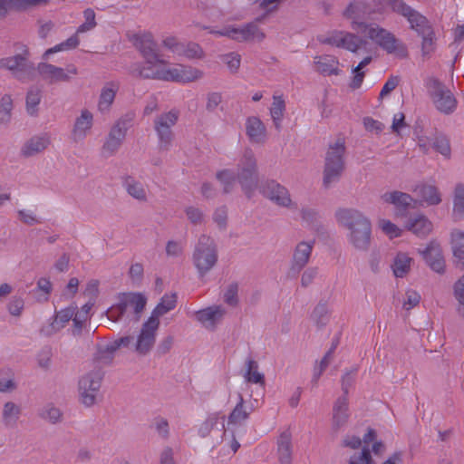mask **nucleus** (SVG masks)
I'll return each mask as SVG.
<instances>
[{
  "mask_svg": "<svg viewBox=\"0 0 464 464\" xmlns=\"http://www.w3.org/2000/svg\"><path fill=\"white\" fill-rule=\"evenodd\" d=\"M223 187L224 193L233 191L237 182L247 198H251L258 183L257 161L252 150L246 149L237 164V173L232 169H223L216 174Z\"/></svg>",
  "mask_w": 464,
  "mask_h": 464,
  "instance_id": "obj_1",
  "label": "nucleus"
},
{
  "mask_svg": "<svg viewBox=\"0 0 464 464\" xmlns=\"http://www.w3.org/2000/svg\"><path fill=\"white\" fill-rule=\"evenodd\" d=\"M335 218L347 230V241L354 249L365 252L370 248L372 224L366 216L354 208H341L336 211Z\"/></svg>",
  "mask_w": 464,
  "mask_h": 464,
  "instance_id": "obj_2",
  "label": "nucleus"
},
{
  "mask_svg": "<svg viewBox=\"0 0 464 464\" xmlns=\"http://www.w3.org/2000/svg\"><path fill=\"white\" fill-rule=\"evenodd\" d=\"M117 303L106 312L108 319L118 322L122 318L139 321L147 299L140 293H121L117 297Z\"/></svg>",
  "mask_w": 464,
  "mask_h": 464,
  "instance_id": "obj_3",
  "label": "nucleus"
},
{
  "mask_svg": "<svg viewBox=\"0 0 464 464\" xmlns=\"http://www.w3.org/2000/svg\"><path fill=\"white\" fill-rule=\"evenodd\" d=\"M345 142L338 138L333 144H330L325 154L324 169V186L331 187L339 181L344 169Z\"/></svg>",
  "mask_w": 464,
  "mask_h": 464,
  "instance_id": "obj_4",
  "label": "nucleus"
},
{
  "mask_svg": "<svg viewBox=\"0 0 464 464\" xmlns=\"http://www.w3.org/2000/svg\"><path fill=\"white\" fill-rule=\"evenodd\" d=\"M209 34L218 37H227L237 43L262 42L266 34L259 28L256 22H250L242 25L227 24L221 29L205 26Z\"/></svg>",
  "mask_w": 464,
  "mask_h": 464,
  "instance_id": "obj_5",
  "label": "nucleus"
},
{
  "mask_svg": "<svg viewBox=\"0 0 464 464\" xmlns=\"http://www.w3.org/2000/svg\"><path fill=\"white\" fill-rule=\"evenodd\" d=\"M218 249L214 239L207 235H201L195 246L192 261L198 276H205L218 262Z\"/></svg>",
  "mask_w": 464,
  "mask_h": 464,
  "instance_id": "obj_6",
  "label": "nucleus"
},
{
  "mask_svg": "<svg viewBox=\"0 0 464 464\" xmlns=\"http://www.w3.org/2000/svg\"><path fill=\"white\" fill-rule=\"evenodd\" d=\"M424 85L434 107L441 113L451 114L457 108L458 102L452 92L436 77H429Z\"/></svg>",
  "mask_w": 464,
  "mask_h": 464,
  "instance_id": "obj_7",
  "label": "nucleus"
},
{
  "mask_svg": "<svg viewBox=\"0 0 464 464\" xmlns=\"http://www.w3.org/2000/svg\"><path fill=\"white\" fill-rule=\"evenodd\" d=\"M0 70L8 71L16 80L25 82L33 79L35 68L29 60L28 49L24 48L18 54L0 58Z\"/></svg>",
  "mask_w": 464,
  "mask_h": 464,
  "instance_id": "obj_8",
  "label": "nucleus"
},
{
  "mask_svg": "<svg viewBox=\"0 0 464 464\" xmlns=\"http://www.w3.org/2000/svg\"><path fill=\"white\" fill-rule=\"evenodd\" d=\"M103 379V372L100 365L82 375L78 382L79 396L86 407L94 405L100 396V389Z\"/></svg>",
  "mask_w": 464,
  "mask_h": 464,
  "instance_id": "obj_9",
  "label": "nucleus"
},
{
  "mask_svg": "<svg viewBox=\"0 0 464 464\" xmlns=\"http://www.w3.org/2000/svg\"><path fill=\"white\" fill-rule=\"evenodd\" d=\"M143 62H136L129 67V73L134 77L163 81L168 62L160 54L143 58Z\"/></svg>",
  "mask_w": 464,
  "mask_h": 464,
  "instance_id": "obj_10",
  "label": "nucleus"
},
{
  "mask_svg": "<svg viewBox=\"0 0 464 464\" xmlns=\"http://www.w3.org/2000/svg\"><path fill=\"white\" fill-rule=\"evenodd\" d=\"M179 118L178 110H170L157 116L154 120V130L158 138V146L161 150H169L174 140L172 128Z\"/></svg>",
  "mask_w": 464,
  "mask_h": 464,
  "instance_id": "obj_11",
  "label": "nucleus"
},
{
  "mask_svg": "<svg viewBox=\"0 0 464 464\" xmlns=\"http://www.w3.org/2000/svg\"><path fill=\"white\" fill-rule=\"evenodd\" d=\"M365 32H367V37L386 53L406 54L405 45L389 30L372 23Z\"/></svg>",
  "mask_w": 464,
  "mask_h": 464,
  "instance_id": "obj_12",
  "label": "nucleus"
},
{
  "mask_svg": "<svg viewBox=\"0 0 464 464\" xmlns=\"http://www.w3.org/2000/svg\"><path fill=\"white\" fill-rule=\"evenodd\" d=\"M322 42L332 46L345 49L353 53L366 49L368 45V42L364 38L353 33L338 30L331 32Z\"/></svg>",
  "mask_w": 464,
  "mask_h": 464,
  "instance_id": "obj_13",
  "label": "nucleus"
},
{
  "mask_svg": "<svg viewBox=\"0 0 464 464\" xmlns=\"http://www.w3.org/2000/svg\"><path fill=\"white\" fill-rule=\"evenodd\" d=\"M394 13L403 16L410 24V28L419 36L433 30L430 21L404 1H393Z\"/></svg>",
  "mask_w": 464,
  "mask_h": 464,
  "instance_id": "obj_14",
  "label": "nucleus"
},
{
  "mask_svg": "<svg viewBox=\"0 0 464 464\" xmlns=\"http://www.w3.org/2000/svg\"><path fill=\"white\" fill-rule=\"evenodd\" d=\"M260 192L276 206L290 210L297 209V203L293 201L289 190L276 180L264 182L260 187Z\"/></svg>",
  "mask_w": 464,
  "mask_h": 464,
  "instance_id": "obj_15",
  "label": "nucleus"
},
{
  "mask_svg": "<svg viewBox=\"0 0 464 464\" xmlns=\"http://www.w3.org/2000/svg\"><path fill=\"white\" fill-rule=\"evenodd\" d=\"M37 72L44 81L50 84L70 82L78 74V68L74 64H68L65 68L42 62L39 63Z\"/></svg>",
  "mask_w": 464,
  "mask_h": 464,
  "instance_id": "obj_16",
  "label": "nucleus"
},
{
  "mask_svg": "<svg viewBox=\"0 0 464 464\" xmlns=\"http://www.w3.org/2000/svg\"><path fill=\"white\" fill-rule=\"evenodd\" d=\"M370 6L365 0L352 1L343 12V16L351 22V28L355 32H365L371 24L365 22L371 14Z\"/></svg>",
  "mask_w": 464,
  "mask_h": 464,
  "instance_id": "obj_17",
  "label": "nucleus"
},
{
  "mask_svg": "<svg viewBox=\"0 0 464 464\" xmlns=\"http://www.w3.org/2000/svg\"><path fill=\"white\" fill-rule=\"evenodd\" d=\"M227 311L222 304H212L194 311L192 316L206 330L215 331L223 323Z\"/></svg>",
  "mask_w": 464,
  "mask_h": 464,
  "instance_id": "obj_18",
  "label": "nucleus"
},
{
  "mask_svg": "<svg viewBox=\"0 0 464 464\" xmlns=\"http://www.w3.org/2000/svg\"><path fill=\"white\" fill-rule=\"evenodd\" d=\"M205 73L202 70L191 65L177 63L169 66L168 64L163 82L186 84L198 81L202 79Z\"/></svg>",
  "mask_w": 464,
  "mask_h": 464,
  "instance_id": "obj_19",
  "label": "nucleus"
},
{
  "mask_svg": "<svg viewBox=\"0 0 464 464\" xmlns=\"http://www.w3.org/2000/svg\"><path fill=\"white\" fill-rule=\"evenodd\" d=\"M160 326V321L150 319L142 324L140 332L134 344V350L139 354H147L153 347L156 340L157 331Z\"/></svg>",
  "mask_w": 464,
  "mask_h": 464,
  "instance_id": "obj_20",
  "label": "nucleus"
},
{
  "mask_svg": "<svg viewBox=\"0 0 464 464\" xmlns=\"http://www.w3.org/2000/svg\"><path fill=\"white\" fill-rule=\"evenodd\" d=\"M93 113L88 109H82L75 118L71 131V140L75 143H82L91 133L93 127Z\"/></svg>",
  "mask_w": 464,
  "mask_h": 464,
  "instance_id": "obj_21",
  "label": "nucleus"
},
{
  "mask_svg": "<svg viewBox=\"0 0 464 464\" xmlns=\"http://www.w3.org/2000/svg\"><path fill=\"white\" fill-rule=\"evenodd\" d=\"M382 199L394 207L395 216L398 218L406 217L409 210L415 207V200L411 195L397 190L385 192L382 195Z\"/></svg>",
  "mask_w": 464,
  "mask_h": 464,
  "instance_id": "obj_22",
  "label": "nucleus"
},
{
  "mask_svg": "<svg viewBox=\"0 0 464 464\" xmlns=\"http://www.w3.org/2000/svg\"><path fill=\"white\" fill-rule=\"evenodd\" d=\"M418 253L432 271L438 274L445 272V259L442 249L438 243L431 241L424 249H419Z\"/></svg>",
  "mask_w": 464,
  "mask_h": 464,
  "instance_id": "obj_23",
  "label": "nucleus"
},
{
  "mask_svg": "<svg viewBox=\"0 0 464 464\" xmlns=\"http://www.w3.org/2000/svg\"><path fill=\"white\" fill-rule=\"evenodd\" d=\"M314 240L299 242L293 252L289 273L293 276L299 274L309 262L313 248Z\"/></svg>",
  "mask_w": 464,
  "mask_h": 464,
  "instance_id": "obj_24",
  "label": "nucleus"
},
{
  "mask_svg": "<svg viewBox=\"0 0 464 464\" xmlns=\"http://www.w3.org/2000/svg\"><path fill=\"white\" fill-rule=\"evenodd\" d=\"M132 342V337L124 336L107 343L105 346L99 347L97 353H95V362L98 364L110 363L113 359L114 353L118 349L121 347H129Z\"/></svg>",
  "mask_w": 464,
  "mask_h": 464,
  "instance_id": "obj_25",
  "label": "nucleus"
},
{
  "mask_svg": "<svg viewBox=\"0 0 464 464\" xmlns=\"http://www.w3.org/2000/svg\"><path fill=\"white\" fill-rule=\"evenodd\" d=\"M131 41L142 58L160 54L158 44L150 33L136 34L132 36Z\"/></svg>",
  "mask_w": 464,
  "mask_h": 464,
  "instance_id": "obj_26",
  "label": "nucleus"
},
{
  "mask_svg": "<svg viewBox=\"0 0 464 464\" xmlns=\"http://www.w3.org/2000/svg\"><path fill=\"white\" fill-rule=\"evenodd\" d=\"M119 89L120 83L113 81L108 82L102 86L97 103V110L100 113L107 114L110 112Z\"/></svg>",
  "mask_w": 464,
  "mask_h": 464,
  "instance_id": "obj_27",
  "label": "nucleus"
},
{
  "mask_svg": "<svg viewBox=\"0 0 464 464\" xmlns=\"http://www.w3.org/2000/svg\"><path fill=\"white\" fill-rule=\"evenodd\" d=\"M237 398L238 401L227 418L228 430H234L237 427L244 425L253 410L251 406H246L245 404V401L241 393H238Z\"/></svg>",
  "mask_w": 464,
  "mask_h": 464,
  "instance_id": "obj_28",
  "label": "nucleus"
},
{
  "mask_svg": "<svg viewBox=\"0 0 464 464\" xmlns=\"http://www.w3.org/2000/svg\"><path fill=\"white\" fill-rule=\"evenodd\" d=\"M76 309L77 306L75 304H71L56 311L53 322L44 330L45 334L48 335L53 334L64 328L71 320L73 322Z\"/></svg>",
  "mask_w": 464,
  "mask_h": 464,
  "instance_id": "obj_29",
  "label": "nucleus"
},
{
  "mask_svg": "<svg viewBox=\"0 0 464 464\" xmlns=\"http://www.w3.org/2000/svg\"><path fill=\"white\" fill-rule=\"evenodd\" d=\"M276 445V455L279 464H292V434L288 430H285L280 433L277 438Z\"/></svg>",
  "mask_w": 464,
  "mask_h": 464,
  "instance_id": "obj_30",
  "label": "nucleus"
},
{
  "mask_svg": "<svg viewBox=\"0 0 464 464\" xmlns=\"http://www.w3.org/2000/svg\"><path fill=\"white\" fill-rule=\"evenodd\" d=\"M246 131L252 143L263 144L266 140V129L262 121L255 116L246 121Z\"/></svg>",
  "mask_w": 464,
  "mask_h": 464,
  "instance_id": "obj_31",
  "label": "nucleus"
},
{
  "mask_svg": "<svg viewBox=\"0 0 464 464\" xmlns=\"http://www.w3.org/2000/svg\"><path fill=\"white\" fill-rule=\"evenodd\" d=\"M126 134L118 127H111L102 145V152L104 157L114 155L121 148Z\"/></svg>",
  "mask_w": 464,
  "mask_h": 464,
  "instance_id": "obj_32",
  "label": "nucleus"
},
{
  "mask_svg": "<svg viewBox=\"0 0 464 464\" xmlns=\"http://www.w3.org/2000/svg\"><path fill=\"white\" fill-rule=\"evenodd\" d=\"M50 137L44 133L29 139L22 147L21 152L24 157H32L43 152L50 145Z\"/></svg>",
  "mask_w": 464,
  "mask_h": 464,
  "instance_id": "obj_33",
  "label": "nucleus"
},
{
  "mask_svg": "<svg viewBox=\"0 0 464 464\" xmlns=\"http://www.w3.org/2000/svg\"><path fill=\"white\" fill-rule=\"evenodd\" d=\"M122 187L129 196L140 202H147L148 189L146 186L132 176H126L122 180Z\"/></svg>",
  "mask_w": 464,
  "mask_h": 464,
  "instance_id": "obj_34",
  "label": "nucleus"
},
{
  "mask_svg": "<svg viewBox=\"0 0 464 464\" xmlns=\"http://www.w3.org/2000/svg\"><path fill=\"white\" fill-rule=\"evenodd\" d=\"M350 464H373L371 451L365 447L362 449L359 454H354L350 458ZM382 464H403L402 453L401 451L394 452Z\"/></svg>",
  "mask_w": 464,
  "mask_h": 464,
  "instance_id": "obj_35",
  "label": "nucleus"
},
{
  "mask_svg": "<svg viewBox=\"0 0 464 464\" xmlns=\"http://www.w3.org/2000/svg\"><path fill=\"white\" fill-rule=\"evenodd\" d=\"M220 423L222 435L226 434L225 430V423H224V416H221L218 412L210 413L208 415L207 419L203 420L197 427L198 435L200 438H207L210 435L211 431L218 427Z\"/></svg>",
  "mask_w": 464,
  "mask_h": 464,
  "instance_id": "obj_36",
  "label": "nucleus"
},
{
  "mask_svg": "<svg viewBox=\"0 0 464 464\" xmlns=\"http://www.w3.org/2000/svg\"><path fill=\"white\" fill-rule=\"evenodd\" d=\"M406 228L417 237H423L431 232L432 224L425 216L417 215L408 220Z\"/></svg>",
  "mask_w": 464,
  "mask_h": 464,
  "instance_id": "obj_37",
  "label": "nucleus"
},
{
  "mask_svg": "<svg viewBox=\"0 0 464 464\" xmlns=\"http://www.w3.org/2000/svg\"><path fill=\"white\" fill-rule=\"evenodd\" d=\"M348 402L345 396L337 399L333 409V427L335 430L342 428L348 420Z\"/></svg>",
  "mask_w": 464,
  "mask_h": 464,
  "instance_id": "obj_38",
  "label": "nucleus"
},
{
  "mask_svg": "<svg viewBox=\"0 0 464 464\" xmlns=\"http://www.w3.org/2000/svg\"><path fill=\"white\" fill-rule=\"evenodd\" d=\"M316 70L324 75L338 74V60L332 55H322L314 58Z\"/></svg>",
  "mask_w": 464,
  "mask_h": 464,
  "instance_id": "obj_39",
  "label": "nucleus"
},
{
  "mask_svg": "<svg viewBox=\"0 0 464 464\" xmlns=\"http://www.w3.org/2000/svg\"><path fill=\"white\" fill-rule=\"evenodd\" d=\"M246 370L244 372V379L246 382L260 384L265 386V376L258 371V363L251 357L246 360Z\"/></svg>",
  "mask_w": 464,
  "mask_h": 464,
  "instance_id": "obj_40",
  "label": "nucleus"
},
{
  "mask_svg": "<svg viewBox=\"0 0 464 464\" xmlns=\"http://www.w3.org/2000/svg\"><path fill=\"white\" fill-rule=\"evenodd\" d=\"M414 191L428 205H438L441 201L440 192L433 185L421 184Z\"/></svg>",
  "mask_w": 464,
  "mask_h": 464,
  "instance_id": "obj_41",
  "label": "nucleus"
},
{
  "mask_svg": "<svg viewBox=\"0 0 464 464\" xmlns=\"http://www.w3.org/2000/svg\"><path fill=\"white\" fill-rule=\"evenodd\" d=\"M46 2L47 0H0V16H5L11 9H25Z\"/></svg>",
  "mask_w": 464,
  "mask_h": 464,
  "instance_id": "obj_42",
  "label": "nucleus"
},
{
  "mask_svg": "<svg viewBox=\"0 0 464 464\" xmlns=\"http://www.w3.org/2000/svg\"><path fill=\"white\" fill-rule=\"evenodd\" d=\"M177 303V296L175 294H166L164 295L160 302L157 304V306L153 309L150 319H155L156 321H160V317L170 310L174 309Z\"/></svg>",
  "mask_w": 464,
  "mask_h": 464,
  "instance_id": "obj_43",
  "label": "nucleus"
},
{
  "mask_svg": "<svg viewBox=\"0 0 464 464\" xmlns=\"http://www.w3.org/2000/svg\"><path fill=\"white\" fill-rule=\"evenodd\" d=\"M21 415V408L13 401L4 404L2 411V421L5 427L14 428Z\"/></svg>",
  "mask_w": 464,
  "mask_h": 464,
  "instance_id": "obj_44",
  "label": "nucleus"
},
{
  "mask_svg": "<svg viewBox=\"0 0 464 464\" xmlns=\"http://www.w3.org/2000/svg\"><path fill=\"white\" fill-rule=\"evenodd\" d=\"M412 259L408 254L400 252L394 257L392 268L396 277H403L411 269Z\"/></svg>",
  "mask_w": 464,
  "mask_h": 464,
  "instance_id": "obj_45",
  "label": "nucleus"
},
{
  "mask_svg": "<svg viewBox=\"0 0 464 464\" xmlns=\"http://www.w3.org/2000/svg\"><path fill=\"white\" fill-rule=\"evenodd\" d=\"M285 111V102L282 96L274 95L270 108V115L277 130L281 129V122Z\"/></svg>",
  "mask_w": 464,
  "mask_h": 464,
  "instance_id": "obj_46",
  "label": "nucleus"
},
{
  "mask_svg": "<svg viewBox=\"0 0 464 464\" xmlns=\"http://www.w3.org/2000/svg\"><path fill=\"white\" fill-rule=\"evenodd\" d=\"M451 244L454 257L458 264L464 266V233L460 230H454L451 233Z\"/></svg>",
  "mask_w": 464,
  "mask_h": 464,
  "instance_id": "obj_47",
  "label": "nucleus"
},
{
  "mask_svg": "<svg viewBox=\"0 0 464 464\" xmlns=\"http://www.w3.org/2000/svg\"><path fill=\"white\" fill-rule=\"evenodd\" d=\"M77 34H78L76 33L75 34L69 37L67 40L54 45L52 48L47 49L43 54V59L48 60L51 54L75 49L80 44Z\"/></svg>",
  "mask_w": 464,
  "mask_h": 464,
  "instance_id": "obj_48",
  "label": "nucleus"
},
{
  "mask_svg": "<svg viewBox=\"0 0 464 464\" xmlns=\"http://www.w3.org/2000/svg\"><path fill=\"white\" fill-rule=\"evenodd\" d=\"M420 37L421 38V55L425 58H430L437 48V37L434 29L420 35Z\"/></svg>",
  "mask_w": 464,
  "mask_h": 464,
  "instance_id": "obj_49",
  "label": "nucleus"
},
{
  "mask_svg": "<svg viewBox=\"0 0 464 464\" xmlns=\"http://www.w3.org/2000/svg\"><path fill=\"white\" fill-rule=\"evenodd\" d=\"M42 99V92L38 88L32 87L26 94V111L31 116L38 114V105Z\"/></svg>",
  "mask_w": 464,
  "mask_h": 464,
  "instance_id": "obj_50",
  "label": "nucleus"
},
{
  "mask_svg": "<svg viewBox=\"0 0 464 464\" xmlns=\"http://www.w3.org/2000/svg\"><path fill=\"white\" fill-rule=\"evenodd\" d=\"M93 306L92 302H88L83 304L80 311L75 310V316L73 318L72 334L79 335L82 333L84 322L88 319V314Z\"/></svg>",
  "mask_w": 464,
  "mask_h": 464,
  "instance_id": "obj_51",
  "label": "nucleus"
},
{
  "mask_svg": "<svg viewBox=\"0 0 464 464\" xmlns=\"http://www.w3.org/2000/svg\"><path fill=\"white\" fill-rule=\"evenodd\" d=\"M205 53L201 46L194 42L182 43L180 53H178V56L185 57L188 60L202 59Z\"/></svg>",
  "mask_w": 464,
  "mask_h": 464,
  "instance_id": "obj_52",
  "label": "nucleus"
},
{
  "mask_svg": "<svg viewBox=\"0 0 464 464\" xmlns=\"http://www.w3.org/2000/svg\"><path fill=\"white\" fill-rule=\"evenodd\" d=\"M14 108L13 98L10 94H5L0 99V123L8 124L12 118Z\"/></svg>",
  "mask_w": 464,
  "mask_h": 464,
  "instance_id": "obj_53",
  "label": "nucleus"
},
{
  "mask_svg": "<svg viewBox=\"0 0 464 464\" xmlns=\"http://www.w3.org/2000/svg\"><path fill=\"white\" fill-rule=\"evenodd\" d=\"M453 214L455 217H464V185L457 184L453 196Z\"/></svg>",
  "mask_w": 464,
  "mask_h": 464,
  "instance_id": "obj_54",
  "label": "nucleus"
},
{
  "mask_svg": "<svg viewBox=\"0 0 464 464\" xmlns=\"http://www.w3.org/2000/svg\"><path fill=\"white\" fill-rule=\"evenodd\" d=\"M372 443V451L375 455H381L383 453L385 450V446L382 441L376 440V432L373 429H369L367 433L363 435V447H365L369 451V444Z\"/></svg>",
  "mask_w": 464,
  "mask_h": 464,
  "instance_id": "obj_55",
  "label": "nucleus"
},
{
  "mask_svg": "<svg viewBox=\"0 0 464 464\" xmlns=\"http://www.w3.org/2000/svg\"><path fill=\"white\" fill-rule=\"evenodd\" d=\"M39 416L42 419H44L53 424H55L62 420L63 414L59 408L55 407L52 403H49V404L44 405L40 410Z\"/></svg>",
  "mask_w": 464,
  "mask_h": 464,
  "instance_id": "obj_56",
  "label": "nucleus"
},
{
  "mask_svg": "<svg viewBox=\"0 0 464 464\" xmlns=\"http://www.w3.org/2000/svg\"><path fill=\"white\" fill-rule=\"evenodd\" d=\"M453 294L458 301L457 312L464 319V275L454 284Z\"/></svg>",
  "mask_w": 464,
  "mask_h": 464,
  "instance_id": "obj_57",
  "label": "nucleus"
},
{
  "mask_svg": "<svg viewBox=\"0 0 464 464\" xmlns=\"http://www.w3.org/2000/svg\"><path fill=\"white\" fill-rule=\"evenodd\" d=\"M431 147L446 159H450L451 155V149L449 140L442 136H436L431 141Z\"/></svg>",
  "mask_w": 464,
  "mask_h": 464,
  "instance_id": "obj_58",
  "label": "nucleus"
},
{
  "mask_svg": "<svg viewBox=\"0 0 464 464\" xmlns=\"http://www.w3.org/2000/svg\"><path fill=\"white\" fill-rule=\"evenodd\" d=\"M301 219L305 226L314 227L319 219V213L315 208L304 207L300 211Z\"/></svg>",
  "mask_w": 464,
  "mask_h": 464,
  "instance_id": "obj_59",
  "label": "nucleus"
},
{
  "mask_svg": "<svg viewBox=\"0 0 464 464\" xmlns=\"http://www.w3.org/2000/svg\"><path fill=\"white\" fill-rule=\"evenodd\" d=\"M224 302L232 307H235L238 304V285L236 283L230 284L224 291L223 294Z\"/></svg>",
  "mask_w": 464,
  "mask_h": 464,
  "instance_id": "obj_60",
  "label": "nucleus"
},
{
  "mask_svg": "<svg viewBox=\"0 0 464 464\" xmlns=\"http://www.w3.org/2000/svg\"><path fill=\"white\" fill-rule=\"evenodd\" d=\"M230 72L235 73L238 71L241 63V56L236 52L228 53L222 57Z\"/></svg>",
  "mask_w": 464,
  "mask_h": 464,
  "instance_id": "obj_61",
  "label": "nucleus"
},
{
  "mask_svg": "<svg viewBox=\"0 0 464 464\" xmlns=\"http://www.w3.org/2000/svg\"><path fill=\"white\" fill-rule=\"evenodd\" d=\"M16 384L14 382L13 374L10 372H0V392H9L14 390Z\"/></svg>",
  "mask_w": 464,
  "mask_h": 464,
  "instance_id": "obj_62",
  "label": "nucleus"
},
{
  "mask_svg": "<svg viewBox=\"0 0 464 464\" xmlns=\"http://www.w3.org/2000/svg\"><path fill=\"white\" fill-rule=\"evenodd\" d=\"M379 227L391 238L398 237L401 234V229L387 219H381Z\"/></svg>",
  "mask_w": 464,
  "mask_h": 464,
  "instance_id": "obj_63",
  "label": "nucleus"
},
{
  "mask_svg": "<svg viewBox=\"0 0 464 464\" xmlns=\"http://www.w3.org/2000/svg\"><path fill=\"white\" fill-rule=\"evenodd\" d=\"M185 213L190 223L200 225L204 221V214L201 209L194 206L185 208Z\"/></svg>",
  "mask_w": 464,
  "mask_h": 464,
  "instance_id": "obj_64",
  "label": "nucleus"
}]
</instances>
